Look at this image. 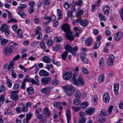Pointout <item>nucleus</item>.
<instances>
[{
  "mask_svg": "<svg viewBox=\"0 0 123 123\" xmlns=\"http://www.w3.org/2000/svg\"><path fill=\"white\" fill-rule=\"evenodd\" d=\"M69 91L72 92H74L75 91V88L73 85H70L69 87Z\"/></svg>",
  "mask_w": 123,
  "mask_h": 123,
  "instance_id": "obj_40",
  "label": "nucleus"
},
{
  "mask_svg": "<svg viewBox=\"0 0 123 123\" xmlns=\"http://www.w3.org/2000/svg\"><path fill=\"white\" fill-rule=\"evenodd\" d=\"M53 88V87L51 86L44 88L41 89L40 92L41 93L46 94H48Z\"/></svg>",
  "mask_w": 123,
  "mask_h": 123,
  "instance_id": "obj_2",
  "label": "nucleus"
},
{
  "mask_svg": "<svg viewBox=\"0 0 123 123\" xmlns=\"http://www.w3.org/2000/svg\"><path fill=\"white\" fill-rule=\"evenodd\" d=\"M72 33L70 31V33H66V37L69 41H71L73 40L75 38L74 36H72Z\"/></svg>",
  "mask_w": 123,
  "mask_h": 123,
  "instance_id": "obj_14",
  "label": "nucleus"
},
{
  "mask_svg": "<svg viewBox=\"0 0 123 123\" xmlns=\"http://www.w3.org/2000/svg\"><path fill=\"white\" fill-rule=\"evenodd\" d=\"M98 100V98L96 95H93L92 99V105H95L97 104V101Z\"/></svg>",
  "mask_w": 123,
  "mask_h": 123,
  "instance_id": "obj_13",
  "label": "nucleus"
},
{
  "mask_svg": "<svg viewBox=\"0 0 123 123\" xmlns=\"http://www.w3.org/2000/svg\"><path fill=\"white\" fill-rule=\"evenodd\" d=\"M81 103L80 101L78 99H74L73 101V104L76 105H78Z\"/></svg>",
  "mask_w": 123,
  "mask_h": 123,
  "instance_id": "obj_33",
  "label": "nucleus"
},
{
  "mask_svg": "<svg viewBox=\"0 0 123 123\" xmlns=\"http://www.w3.org/2000/svg\"><path fill=\"white\" fill-rule=\"evenodd\" d=\"M110 9V7L108 5H106L104 7L103 9V11L105 15H108L109 14Z\"/></svg>",
  "mask_w": 123,
  "mask_h": 123,
  "instance_id": "obj_18",
  "label": "nucleus"
},
{
  "mask_svg": "<svg viewBox=\"0 0 123 123\" xmlns=\"http://www.w3.org/2000/svg\"><path fill=\"white\" fill-rule=\"evenodd\" d=\"M107 113L105 109H103L101 111L99 116H104L107 115Z\"/></svg>",
  "mask_w": 123,
  "mask_h": 123,
  "instance_id": "obj_30",
  "label": "nucleus"
},
{
  "mask_svg": "<svg viewBox=\"0 0 123 123\" xmlns=\"http://www.w3.org/2000/svg\"><path fill=\"white\" fill-rule=\"evenodd\" d=\"M70 6L68 2H65L64 4V7L66 9H68L70 7Z\"/></svg>",
  "mask_w": 123,
  "mask_h": 123,
  "instance_id": "obj_49",
  "label": "nucleus"
},
{
  "mask_svg": "<svg viewBox=\"0 0 123 123\" xmlns=\"http://www.w3.org/2000/svg\"><path fill=\"white\" fill-rule=\"evenodd\" d=\"M43 2L45 5H48L50 4V2L49 0H44Z\"/></svg>",
  "mask_w": 123,
  "mask_h": 123,
  "instance_id": "obj_64",
  "label": "nucleus"
},
{
  "mask_svg": "<svg viewBox=\"0 0 123 123\" xmlns=\"http://www.w3.org/2000/svg\"><path fill=\"white\" fill-rule=\"evenodd\" d=\"M68 54V52L67 51L64 52L61 55V56L62 58V59L65 61L67 57V56Z\"/></svg>",
  "mask_w": 123,
  "mask_h": 123,
  "instance_id": "obj_29",
  "label": "nucleus"
},
{
  "mask_svg": "<svg viewBox=\"0 0 123 123\" xmlns=\"http://www.w3.org/2000/svg\"><path fill=\"white\" fill-rule=\"evenodd\" d=\"M105 77L104 75L103 74H101L100 75L98 78V81L99 83L103 82L105 80Z\"/></svg>",
  "mask_w": 123,
  "mask_h": 123,
  "instance_id": "obj_27",
  "label": "nucleus"
},
{
  "mask_svg": "<svg viewBox=\"0 0 123 123\" xmlns=\"http://www.w3.org/2000/svg\"><path fill=\"white\" fill-rule=\"evenodd\" d=\"M18 13L23 18H25L26 16V14L25 13L18 12Z\"/></svg>",
  "mask_w": 123,
  "mask_h": 123,
  "instance_id": "obj_63",
  "label": "nucleus"
},
{
  "mask_svg": "<svg viewBox=\"0 0 123 123\" xmlns=\"http://www.w3.org/2000/svg\"><path fill=\"white\" fill-rule=\"evenodd\" d=\"M13 50L11 48H5L3 50V53L5 56H8L12 53Z\"/></svg>",
  "mask_w": 123,
  "mask_h": 123,
  "instance_id": "obj_5",
  "label": "nucleus"
},
{
  "mask_svg": "<svg viewBox=\"0 0 123 123\" xmlns=\"http://www.w3.org/2000/svg\"><path fill=\"white\" fill-rule=\"evenodd\" d=\"M86 118L85 117H80L79 119L78 123H85Z\"/></svg>",
  "mask_w": 123,
  "mask_h": 123,
  "instance_id": "obj_32",
  "label": "nucleus"
},
{
  "mask_svg": "<svg viewBox=\"0 0 123 123\" xmlns=\"http://www.w3.org/2000/svg\"><path fill=\"white\" fill-rule=\"evenodd\" d=\"M100 43V41H96L95 43V46L93 48L94 49H97L99 47Z\"/></svg>",
  "mask_w": 123,
  "mask_h": 123,
  "instance_id": "obj_42",
  "label": "nucleus"
},
{
  "mask_svg": "<svg viewBox=\"0 0 123 123\" xmlns=\"http://www.w3.org/2000/svg\"><path fill=\"white\" fill-rule=\"evenodd\" d=\"M110 97L108 93L104 94L103 96V100L105 103H108L110 101Z\"/></svg>",
  "mask_w": 123,
  "mask_h": 123,
  "instance_id": "obj_7",
  "label": "nucleus"
},
{
  "mask_svg": "<svg viewBox=\"0 0 123 123\" xmlns=\"http://www.w3.org/2000/svg\"><path fill=\"white\" fill-rule=\"evenodd\" d=\"M31 82L33 84H34L38 86L39 84V80L35 81L34 79H32L31 80Z\"/></svg>",
  "mask_w": 123,
  "mask_h": 123,
  "instance_id": "obj_44",
  "label": "nucleus"
},
{
  "mask_svg": "<svg viewBox=\"0 0 123 123\" xmlns=\"http://www.w3.org/2000/svg\"><path fill=\"white\" fill-rule=\"evenodd\" d=\"M39 74L41 76H47L49 75V73L44 70H41L39 72Z\"/></svg>",
  "mask_w": 123,
  "mask_h": 123,
  "instance_id": "obj_16",
  "label": "nucleus"
},
{
  "mask_svg": "<svg viewBox=\"0 0 123 123\" xmlns=\"http://www.w3.org/2000/svg\"><path fill=\"white\" fill-rule=\"evenodd\" d=\"M62 39L61 37H55L54 39L55 42H59L61 41Z\"/></svg>",
  "mask_w": 123,
  "mask_h": 123,
  "instance_id": "obj_51",
  "label": "nucleus"
},
{
  "mask_svg": "<svg viewBox=\"0 0 123 123\" xmlns=\"http://www.w3.org/2000/svg\"><path fill=\"white\" fill-rule=\"evenodd\" d=\"M104 60L103 58H101L99 61V67L100 68H103L105 66L104 63Z\"/></svg>",
  "mask_w": 123,
  "mask_h": 123,
  "instance_id": "obj_39",
  "label": "nucleus"
},
{
  "mask_svg": "<svg viewBox=\"0 0 123 123\" xmlns=\"http://www.w3.org/2000/svg\"><path fill=\"white\" fill-rule=\"evenodd\" d=\"M122 32L121 31H119L118 33L115 34L114 37L116 40L119 41L122 37Z\"/></svg>",
  "mask_w": 123,
  "mask_h": 123,
  "instance_id": "obj_12",
  "label": "nucleus"
},
{
  "mask_svg": "<svg viewBox=\"0 0 123 123\" xmlns=\"http://www.w3.org/2000/svg\"><path fill=\"white\" fill-rule=\"evenodd\" d=\"M62 28L66 33H70L71 31L69 25L67 24H65L63 25L62 26Z\"/></svg>",
  "mask_w": 123,
  "mask_h": 123,
  "instance_id": "obj_4",
  "label": "nucleus"
},
{
  "mask_svg": "<svg viewBox=\"0 0 123 123\" xmlns=\"http://www.w3.org/2000/svg\"><path fill=\"white\" fill-rule=\"evenodd\" d=\"M9 29L7 25L6 24H4L3 25L0 29L1 31H4L7 29Z\"/></svg>",
  "mask_w": 123,
  "mask_h": 123,
  "instance_id": "obj_28",
  "label": "nucleus"
},
{
  "mask_svg": "<svg viewBox=\"0 0 123 123\" xmlns=\"http://www.w3.org/2000/svg\"><path fill=\"white\" fill-rule=\"evenodd\" d=\"M41 28L40 26L37 27L35 31V35H37L39 34H42V33L41 32Z\"/></svg>",
  "mask_w": 123,
  "mask_h": 123,
  "instance_id": "obj_26",
  "label": "nucleus"
},
{
  "mask_svg": "<svg viewBox=\"0 0 123 123\" xmlns=\"http://www.w3.org/2000/svg\"><path fill=\"white\" fill-rule=\"evenodd\" d=\"M51 80V78L49 77H45L42 79L41 82L42 84L46 85L49 83Z\"/></svg>",
  "mask_w": 123,
  "mask_h": 123,
  "instance_id": "obj_9",
  "label": "nucleus"
},
{
  "mask_svg": "<svg viewBox=\"0 0 123 123\" xmlns=\"http://www.w3.org/2000/svg\"><path fill=\"white\" fill-rule=\"evenodd\" d=\"M10 98L14 101H17L18 99V95L16 93L11 94L10 96Z\"/></svg>",
  "mask_w": 123,
  "mask_h": 123,
  "instance_id": "obj_20",
  "label": "nucleus"
},
{
  "mask_svg": "<svg viewBox=\"0 0 123 123\" xmlns=\"http://www.w3.org/2000/svg\"><path fill=\"white\" fill-rule=\"evenodd\" d=\"M72 72L68 71L63 76V79L66 80H68L70 79L72 76Z\"/></svg>",
  "mask_w": 123,
  "mask_h": 123,
  "instance_id": "obj_8",
  "label": "nucleus"
},
{
  "mask_svg": "<svg viewBox=\"0 0 123 123\" xmlns=\"http://www.w3.org/2000/svg\"><path fill=\"white\" fill-rule=\"evenodd\" d=\"M82 5V0H79L78 2H77L76 4L75 5L77 6H81Z\"/></svg>",
  "mask_w": 123,
  "mask_h": 123,
  "instance_id": "obj_60",
  "label": "nucleus"
},
{
  "mask_svg": "<svg viewBox=\"0 0 123 123\" xmlns=\"http://www.w3.org/2000/svg\"><path fill=\"white\" fill-rule=\"evenodd\" d=\"M99 17L101 19L104 21H105L106 19L105 17L102 14L100 13L98 14Z\"/></svg>",
  "mask_w": 123,
  "mask_h": 123,
  "instance_id": "obj_55",
  "label": "nucleus"
},
{
  "mask_svg": "<svg viewBox=\"0 0 123 123\" xmlns=\"http://www.w3.org/2000/svg\"><path fill=\"white\" fill-rule=\"evenodd\" d=\"M89 23V21L85 19L83 21L82 20L80 24L82 26L84 27L87 26Z\"/></svg>",
  "mask_w": 123,
  "mask_h": 123,
  "instance_id": "obj_25",
  "label": "nucleus"
},
{
  "mask_svg": "<svg viewBox=\"0 0 123 123\" xmlns=\"http://www.w3.org/2000/svg\"><path fill=\"white\" fill-rule=\"evenodd\" d=\"M72 47L70 45L67 44L65 46L64 49L66 50V51H68L69 52Z\"/></svg>",
  "mask_w": 123,
  "mask_h": 123,
  "instance_id": "obj_37",
  "label": "nucleus"
},
{
  "mask_svg": "<svg viewBox=\"0 0 123 123\" xmlns=\"http://www.w3.org/2000/svg\"><path fill=\"white\" fill-rule=\"evenodd\" d=\"M14 63L13 61H12L8 65V69L10 71H12L13 70Z\"/></svg>",
  "mask_w": 123,
  "mask_h": 123,
  "instance_id": "obj_21",
  "label": "nucleus"
},
{
  "mask_svg": "<svg viewBox=\"0 0 123 123\" xmlns=\"http://www.w3.org/2000/svg\"><path fill=\"white\" fill-rule=\"evenodd\" d=\"M6 90V88L3 85H1L0 87V92H4Z\"/></svg>",
  "mask_w": 123,
  "mask_h": 123,
  "instance_id": "obj_54",
  "label": "nucleus"
},
{
  "mask_svg": "<svg viewBox=\"0 0 123 123\" xmlns=\"http://www.w3.org/2000/svg\"><path fill=\"white\" fill-rule=\"evenodd\" d=\"M66 115L67 116V123H69L70 118V110H68L66 111Z\"/></svg>",
  "mask_w": 123,
  "mask_h": 123,
  "instance_id": "obj_22",
  "label": "nucleus"
},
{
  "mask_svg": "<svg viewBox=\"0 0 123 123\" xmlns=\"http://www.w3.org/2000/svg\"><path fill=\"white\" fill-rule=\"evenodd\" d=\"M78 50V48L76 46H75L74 47H72L69 52L71 53L72 55L75 56L76 54V52Z\"/></svg>",
  "mask_w": 123,
  "mask_h": 123,
  "instance_id": "obj_19",
  "label": "nucleus"
},
{
  "mask_svg": "<svg viewBox=\"0 0 123 123\" xmlns=\"http://www.w3.org/2000/svg\"><path fill=\"white\" fill-rule=\"evenodd\" d=\"M46 33H49L51 31L50 28L49 26H46L45 29Z\"/></svg>",
  "mask_w": 123,
  "mask_h": 123,
  "instance_id": "obj_61",
  "label": "nucleus"
},
{
  "mask_svg": "<svg viewBox=\"0 0 123 123\" xmlns=\"http://www.w3.org/2000/svg\"><path fill=\"white\" fill-rule=\"evenodd\" d=\"M5 98L3 97H0V107L2 105L5 101Z\"/></svg>",
  "mask_w": 123,
  "mask_h": 123,
  "instance_id": "obj_58",
  "label": "nucleus"
},
{
  "mask_svg": "<svg viewBox=\"0 0 123 123\" xmlns=\"http://www.w3.org/2000/svg\"><path fill=\"white\" fill-rule=\"evenodd\" d=\"M40 46L42 49H46L44 42L42 40L40 43Z\"/></svg>",
  "mask_w": 123,
  "mask_h": 123,
  "instance_id": "obj_43",
  "label": "nucleus"
},
{
  "mask_svg": "<svg viewBox=\"0 0 123 123\" xmlns=\"http://www.w3.org/2000/svg\"><path fill=\"white\" fill-rule=\"evenodd\" d=\"M81 68L83 73L85 74H88L89 71L86 68H85L83 67H82Z\"/></svg>",
  "mask_w": 123,
  "mask_h": 123,
  "instance_id": "obj_46",
  "label": "nucleus"
},
{
  "mask_svg": "<svg viewBox=\"0 0 123 123\" xmlns=\"http://www.w3.org/2000/svg\"><path fill=\"white\" fill-rule=\"evenodd\" d=\"M52 84L53 85H56L59 84V81L55 77L53 80Z\"/></svg>",
  "mask_w": 123,
  "mask_h": 123,
  "instance_id": "obj_38",
  "label": "nucleus"
},
{
  "mask_svg": "<svg viewBox=\"0 0 123 123\" xmlns=\"http://www.w3.org/2000/svg\"><path fill=\"white\" fill-rule=\"evenodd\" d=\"M89 105V104L87 102H84L81 104V107L84 109L86 108Z\"/></svg>",
  "mask_w": 123,
  "mask_h": 123,
  "instance_id": "obj_34",
  "label": "nucleus"
},
{
  "mask_svg": "<svg viewBox=\"0 0 123 123\" xmlns=\"http://www.w3.org/2000/svg\"><path fill=\"white\" fill-rule=\"evenodd\" d=\"M78 72H75L74 74L72 79V82L73 83H74V81L75 82L77 80L76 78L78 75Z\"/></svg>",
  "mask_w": 123,
  "mask_h": 123,
  "instance_id": "obj_36",
  "label": "nucleus"
},
{
  "mask_svg": "<svg viewBox=\"0 0 123 123\" xmlns=\"http://www.w3.org/2000/svg\"><path fill=\"white\" fill-rule=\"evenodd\" d=\"M115 59V57L112 54L110 55L107 60V63L109 65H112Z\"/></svg>",
  "mask_w": 123,
  "mask_h": 123,
  "instance_id": "obj_10",
  "label": "nucleus"
},
{
  "mask_svg": "<svg viewBox=\"0 0 123 123\" xmlns=\"http://www.w3.org/2000/svg\"><path fill=\"white\" fill-rule=\"evenodd\" d=\"M53 43V41L51 40H49L47 42L46 44L48 46H51Z\"/></svg>",
  "mask_w": 123,
  "mask_h": 123,
  "instance_id": "obj_56",
  "label": "nucleus"
},
{
  "mask_svg": "<svg viewBox=\"0 0 123 123\" xmlns=\"http://www.w3.org/2000/svg\"><path fill=\"white\" fill-rule=\"evenodd\" d=\"M35 69H34L35 73L37 74V72L39 70V68L38 67L37 64H35Z\"/></svg>",
  "mask_w": 123,
  "mask_h": 123,
  "instance_id": "obj_59",
  "label": "nucleus"
},
{
  "mask_svg": "<svg viewBox=\"0 0 123 123\" xmlns=\"http://www.w3.org/2000/svg\"><path fill=\"white\" fill-rule=\"evenodd\" d=\"M7 84L8 87L9 88H11L12 85V81L10 79H8L7 80Z\"/></svg>",
  "mask_w": 123,
  "mask_h": 123,
  "instance_id": "obj_48",
  "label": "nucleus"
},
{
  "mask_svg": "<svg viewBox=\"0 0 123 123\" xmlns=\"http://www.w3.org/2000/svg\"><path fill=\"white\" fill-rule=\"evenodd\" d=\"M19 86V85L18 83L14 84L12 87V89L14 90H16L18 89Z\"/></svg>",
  "mask_w": 123,
  "mask_h": 123,
  "instance_id": "obj_52",
  "label": "nucleus"
},
{
  "mask_svg": "<svg viewBox=\"0 0 123 123\" xmlns=\"http://www.w3.org/2000/svg\"><path fill=\"white\" fill-rule=\"evenodd\" d=\"M32 115L33 114L31 113H28L26 115V118L29 121Z\"/></svg>",
  "mask_w": 123,
  "mask_h": 123,
  "instance_id": "obj_53",
  "label": "nucleus"
},
{
  "mask_svg": "<svg viewBox=\"0 0 123 123\" xmlns=\"http://www.w3.org/2000/svg\"><path fill=\"white\" fill-rule=\"evenodd\" d=\"M42 60L43 62L47 63H50L51 60L50 57L46 56L43 57L42 58Z\"/></svg>",
  "mask_w": 123,
  "mask_h": 123,
  "instance_id": "obj_17",
  "label": "nucleus"
},
{
  "mask_svg": "<svg viewBox=\"0 0 123 123\" xmlns=\"http://www.w3.org/2000/svg\"><path fill=\"white\" fill-rule=\"evenodd\" d=\"M43 113L44 115L46 117L50 116L51 113L48 108L45 107L44 108L43 110Z\"/></svg>",
  "mask_w": 123,
  "mask_h": 123,
  "instance_id": "obj_3",
  "label": "nucleus"
},
{
  "mask_svg": "<svg viewBox=\"0 0 123 123\" xmlns=\"http://www.w3.org/2000/svg\"><path fill=\"white\" fill-rule=\"evenodd\" d=\"M60 103L55 101L53 103V105L54 107H58L60 106Z\"/></svg>",
  "mask_w": 123,
  "mask_h": 123,
  "instance_id": "obj_50",
  "label": "nucleus"
},
{
  "mask_svg": "<svg viewBox=\"0 0 123 123\" xmlns=\"http://www.w3.org/2000/svg\"><path fill=\"white\" fill-rule=\"evenodd\" d=\"M61 48V47L59 45H56L55 46H53V47L52 49L54 51H56L57 50L60 49Z\"/></svg>",
  "mask_w": 123,
  "mask_h": 123,
  "instance_id": "obj_47",
  "label": "nucleus"
},
{
  "mask_svg": "<svg viewBox=\"0 0 123 123\" xmlns=\"http://www.w3.org/2000/svg\"><path fill=\"white\" fill-rule=\"evenodd\" d=\"M18 44L15 42H11L9 44V46L13 49L16 50L18 48Z\"/></svg>",
  "mask_w": 123,
  "mask_h": 123,
  "instance_id": "obj_15",
  "label": "nucleus"
},
{
  "mask_svg": "<svg viewBox=\"0 0 123 123\" xmlns=\"http://www.w3.org/2000/svg\"><path fill=\"white\" fill-rule=\"evenodd\" d=\"M74 96L76 98H80L81 96L80 92L78 90H77L75 93Z\"/></svg>",
  "mask_w": 123,
  "mask_h": 123,
  "instance_id": "obj_31",
  "label": "nucleus"
},
{
  "mask_svg": "<svg viewBox=\"0 0 123 123\" xmlns=\"http://www.w3.org/2000/svg\"><path fill=\"white\" fill-rule=\"evenodd\" d=\"M95 111V109L94 108L90 107L86 109L85 111V112L86 114L91 115L94 113Z\"/></svg>",
  "mask_w": 123,
  "mask_h": 123,
  "instance_id": "obj_6",
  "label": "nucleus"
},
{
  "mask_svg": "<svg viewBox=\"0 0 123 123\" xmlns=\"http://www.w3.org/2000/svg\"><path fill=\"white\" fill-rule=\"evenodd\" d=\"M84 81L82 78L81 76H79L77 80L75 81H74L73 84L78 86L79 85L80 86H82L84 85Z\"/></svg>",
  "mask_w": 123,
  "mask_h": 123,
  "instance_id": "obj_1",
  "label": "nucleus"
},
{
  "mask_svg": "<svg viewBox=\"0 0 123 123\" xmlns=\"http://www.w3.org/2000/svg\"><path fill=\"white\" fill-rule=\"evenodd\" d=\"M35 10V8L34 7H30L28 9V12L29 13L32 14L34 12Z\"/></svg>",
  "mask_w": 123,
  "mask_h": 123,
  "instance_id": "obj_45",
  "label": "nucleus"
},
{
  "mask_svg": "<svg viewBox=\"0 0 123 123\" xmlns=\"http://www.w3.org/2000/svg\"><path fill=\"white\" fill-rule=\"evenodd\" d=\"M9 41L8 40L4 38L1 40V44L2 46H4Z\"/></svg>",
  "mask_w": 123,
  "mask_h": 123,
  "instance_id": "obj_35",
  "label": "nucleus"
},
{
  "mask_svg": "<svg viewBox=\"0 0 123 123\" xmlns=\"http://www.w3.org/2000/svg\"><path fill=\"white\" fill-rule=\"evenodd\" d=\"M42 111V109L41 108L39 107L37 108L35 112V115L38 114L40 112Z\"/></svg>",
  "mask_w": 123,
  "mask_h": 123,
  "instance_id": "obj_57",
  "label": "nucleus"
},
{
  "mask_svg": "<svg viewBox=\"0 0 123 123\" xmlns=\"http://www.w3.org/2000/svg\"><path fill=\"white\" fill-rule=\"evenodd\" d=\"M119 84L118 83H116L114 85V90L115 94L117 95L119 94L118 90L119 89Z\"/></svg>",
  "mask_w": 123,
  "mask_h": 123,
  "instance_id": "obj_11",
  "label": "nucleus"
},
{
  "mask_svg": "<svg viewBox=\"0 0 123 123\" xmlns=\"http://www.w3.org/2000/svg\"><path fill=\"white\" fill-rule=\"evenodd\" d=\"M46 67L47 69L49 70L51 68H53V67L52 64H51L50 65L47 64L46 66Z\"/></svg>",
  "mask_w": 123,
  "mask_h": 123,
  "instance_id": "obj_62",
  "label": "nucleus"
},
{
  "mask_svg": "<svg viewBox=\"0 0 123 123\" xmlns=\"http://www.w3.org/2000/svg\"><path fill=\"white\" fill-rule=\"evenodd\" d=\"M85 42L86 46H90L92 44V41L91 39L88 38L85 40Z\"/></svg>",
  "mask_w": 123,
  "mask_h": 123,
  "instance_id": "obj_24",
  "label": "nucleus"
},
{
  "mask_svg": "<svg viewBox=\"0 0 123 123\" xmlns=\"http://www.w3.org/2000/svg\"><path fill=\"white\" fill-rule=\"evenodd\" d=\"M71 108L73 111L75 112L79 111L81 109L80 107H77L74 106H72Z\"/></svg>",
  "mask_w": 123,
  "mask_h": 123,
  "instance_id": "obj_41",
  "label": "nucleus"
},
{
  "mask_svg": "<svg viewBox=\"0 0 123 123\" xmlns=\"http://www.w3.org/2000/svg\"><path fill=\"white\" fill-rule=\"evenodd\" d=\"M26 91L29 95H31L34 93V89L32 87H30L27 89Z\"/></svg>",
  "mask_w": 123,
  "mask_h": 123,
  "instance_id": "obj_23",
  "label": "nucleus"
}]
</instances>
